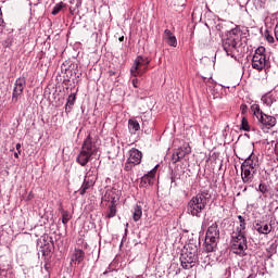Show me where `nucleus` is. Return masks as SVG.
Returning <instances> with one entry per match:
<instances>
[{"label": "nucleus", "mask_w": 278, "mask_h": 278, "mask_svg": "<svg viewBox=\"0 0 278 278\" xmlns=\"http://www.w3.org/2000/svg\"><path fill=\"white\" fill-rule=\"evenodd\" d=\"M192 153V149L190 147H182L176 151V155L180 157V160H184L186 155H190Z\"/></svg>", "instance_id": "nucleus-23"}, {"label": "nucleus", "mask_w": 278, "mask_h": 278, "mask_svg": "<svg viewBox=\"0 0 278 278\" xmlns=\"http://www.w3.org/2000/svg\"><path fill=\"white\" fill-rule=\"evenodd\" d=\"M212 199L210 194V190H202L195 197H193L187 205V212L191 216H195L197 218H201V214L207 206V201Z\"/></svg>", "instance_id": "nucleus-2"}, {"label": "nucleus", "mask_w": 278, "mask_h": 278, "mask_svg": "<svg viewBox=\"0 0 278 278\" xmlns=\"http://www.w3.org/2000/svg\"><path fill=\"white\" fill-rule=\"evenodd\" d=\"M258 191H261L262 194H264V197H266V194H268V185L261 182L258 186Z\"/></svg>", "instance_id": "nucleus-30"}, {"label": "nucleus", "mask_w": 278, "mask_h": 278, "mask_svg": "<svg viewBox=\"0 0 278 278\" xmlns=\"http://www.w3.org/2000/svg\"><path fill=\"white\" fill-rule=\"evenodd\" d=\"M25 84H26L25 77H20L15 80L13 96H12L13 103H17L18 99H21V96L23 94V90H25Z\"/></svg>", "instance_id": "nucleus-11"}, {"label": "nucleus", "mask_w": 278, "mask_h": 278, "mask_svg": "<svg viewBox=\"0 0 278 278\" xmlns=\"http://www.w3.org/2000/svg\"><path fill=\"white\" fill-rule=\"evenodd\" d=\"M180 157L177 155V152H174L173 153V156H172V162L174 163V164H177V162H180Z\"/></svg>", "instance_id": "nucleus-33"}, {"label": "nucleus", "mask_w": 278, "mask_h": 278, "mask_svg": "<svg viewBox=\"0 0 278 278\" xmlns=\"http://www.w3.org/2000/svg\"><path fill=\"white\" fill-rule=\"evenodd\" d=\"M123 40H125V37L124 36L119 37V42H123Z\"/></svg>", "instance_id": "nucleus-41"}, {"label": "nucleus", "mask_w": 278, "mask_h": 278, "mask_svg": "<svg viewBox=\"0 0 278 278\" xmlns=\"http://www.w3.org/2000/svg\"><path fill=\"white\" fill-rule=\"evenodd\" d=\"M132 86L134 88H138V86H140V80L138 78L132 79Z\"/></svg>", "instance_id": "nucleus-36"}, {"label": "nucleus", "mask_w": 278, "mask_h": 278, "mask_svg": "<svg viewBox=\"0 0 278 278\" xmlns=\"http://www.w3.org/2000/svg\"><path fill=\"white\" fill-rule=\"evenodd\" d=\"M205 238H210L212 240H220V230L218 229V224L214 223L212 224L207 231Z\"/></svg>", "instance_id": "nucleus-17"}, {"label": "nucleus", "mask_w": 278, "mask_h": 278, "mask_svg": "<svg viewBox=\"0 0 278 278\" xmlns=\"http://www.w3.org/2000/svg\"><path fill=\"white\" fill-rule=\"evenodd\" d=\"M240 110H241V114L244 116V114L249 112V106L247 104H241Z\"/></svg>", "instance_id": "nucleus-32"}, {"label": "nucleus", "mask_w": 278, "mask_h": 278, "mask_svg": "<svg viewBox=\"0 0 278 278\" xmlns=\"http://www.w3.org/2000/svg\"><path fill=\"white\" fill-rule=\"evenodd\" d=\"M252 68L262 72L264 68H270V60L266 56V48L258 47L252 58Z\"/></svg>", "instance_id": "nucleus-5"}, {"label": "nucleus", "mask_w": 278, "mask_h": 278, "mask_svg": "<svg viewBox=\"0 0 278 278\" xmlns=\"http://www.w3.org/2000/svg\"><path fill=\"white\" fill-rule=\"evenodd\" d=\"M250 110L256 119L264 114V111H262V109L260 108V104H252Z\"/></svg>", "instance_id": "nucleus-26"}, {"label": "nucleus", "mask_w": 278, "mask_h": 278, "mask_svg": "<svg viewBox=\"0 0 278 278\" xmlns=\"http://www.w3.org/2000/svg\"><path fill=\"white\" fill-rule=\"evenodd\" d=\"M230 249L232 253H236V255H240L241 257H244V255H247L245 251L247 249H249L247 235H238V232H232Z\"/></svg>", "instance_id": "nucleus-6"}, {"label": "nucleus", "mask_w": 278, "mask_h": 278, "mask_svg": "<svg viewBox=\"0 0 278 278\" xmlns=\"http://www.w3.org/2000/svg\"><path fill=\"white\" fill-rule=\"evenodd\" d=\"M15 149L18 153H22L21 143H16Z\"/></svg>", "instance_id": "nucleus-37"}, {"label": "nucleus", "mask_w": 278, "mask_h": 278, "mask_svg": "<svg viewBox=\"0 0 278 278\" xmlns=\"http://www.w3.org/2000/svg\"><path fill=\"white\" fill-rule=\"evenodd\" d=\"M156 165L152 170L141 177V181L139 184L140 188H147L148 186H153V179H155V175H157V167Z\"/></svg>", "instance_id": "nucleus-13"}, {"label": "nucleus", "mask_w": 278, "mask_h": 278, "mask_svg": "<svg viewBox=\"0 0 278 278\" xmlns=\"http://www.w3.org/2000/svg\"><path fill=\"white\" fill-rule=\"evenodd\" d=\"M77 100V97L75 93H72L67 98V102L65 104V112H71L73 110V105H75V101Z\"/></svg>", "instance_id": "nucleus-25"}, {"label": "nucleus", "mask_w": 278, "mask_h": 278, "mask_svg": "<svg viewBox=\"0 0 278 278\" xmlns=\"http://www.w3.org/2000/svg\"><path fill=\"white\" fill-rule=\"evenodd\" d=\"M257 169H251L241 165V179L243 184H252Z\"/></svg>", "instance_id": "nucleus-15"}, {"label": "nucleus", "mask_w": 278, "mask_h": 278, "mask_svg": "<svg viewBox=\"0 0 278 278\" xmlns=\"http://www.w3.org/2000/svg\"><path fill=\"white\" fill-rule=\"evenodd\" d=\"M265 38H266L267 42H269L270 45H273V42H275V37H273V35H270V34L265 35Z\"/></svg>", "instance_id": "nucleus-34"}, {"label": "nucleus", "mask_w": 278, "mask_h": 278, "mask_svg": "<svg viewBox=\"0 0 278 278\" xmlns=\"http://www.w3.org/2000/svg\"><path fill=\"white\" fill-rule=\"evenodd\" d=\"M18 155H21V153H18V152L14 153V157H16V160H18Z\"/></svg>", "instance_id": "nucleus-40"}, {"label": "nucleus", "mask_w": 278, "mask_h": 278, "mask_svg": "<svg viewBox=\"0 0 278 278\" xmlns=\"http://www.w3.org/2000/svg\"><path fill=\"white\" fill-rule=\"evenodd\" d=\"M94 181H96L94 177L90 178V174L86 175L84 182H83L80 189L78 190L79 194L81 197H84V194H86V192H88L90 190V188H92V186H94Z\"/></svg>", "instance_id": "nucleus-16"}, {"label": "nucleus", "mask_w": 278, "mask_h": 278, "mask_svg": "<svg viewBox=\"0 0 278 278\" xmlns=\"http://www.w3.org/2000/svg\"><path fill=\"white\" fill-rule=\"evenodd\" d=\"M217 247H218V241L216 239H210L208 237H205L204 251L206 253H214Z\"/></svg>", "instance_id": "nucleus-18"}, {"label": "nucleus", "mask_w": 278, "mask_h": 278, "mask_svg": "<svg viewBox=\"0 0 278 278\" xmlns=\"http://www.w3.org/2000/svg\"><path fill=\"white\" fill-rule=\"evenodd\" d=\"M240 129H242L243 131H251V125H249V119H247L245 116H243L241 119Z\"/></svg>", "instance_id": "nucleus-28"}, {"label": "nucleus", "mask_w": 278, "mask_h": 278, "mask_svg": "<svg viewBox=\"0 0 278 278\" xmlns=\"http://www.w3.org/2000/svg\"><path fill=\"white\" fill-rule=\"evenodd\" d=\"M70 220H71V216L68 215V212L63 211L62 212V223H63V225H67Z\"/></svg>", "instance_id": "nucleus-31"}, {"label": "nucleus", "mask_w": 278, "mask_h": 278, "mask_svg": "<svg viewBox=\"0 0 278 278\" xmlns=\"http://www.w3.org/2000/svg\"><path fill=\"white\" fill-rule=\"evenodd\" d=\"M239 225L233 229L232 233L241 235V236H247V222L244 220V217L242 215L238 216Z\"/></svg>", "instance_id": "nucleus-20"}, {"label": "nucleus", "mask_w": 278, "mask_h": 278, "mask_svg": "<svg viewBox=\"0 0 278 278\" xmlns=\"http://www.w3.org/2000/svg\"><path fill=\"white\" fill-rule=\"evenodd\" d=\"M254 229L260 233H264L265 236H267V233H270V231L273 230L270 226H268V224L262 223H256L254 225Z\"/></svg>", "instance_id": "nucleus-21"}, {"label": "nucleus", "mask_w": 278, "mask_h": 278, "mask_svg": "<svg viewBox=\"0 0 278 278\" xmlns=\"http://www.w3.org/2000/svg\"><path fill=\"white\" fill-rule=\"evenodd\" d=\"M128 128L132 134H136V131H140V123L136 119H129L128 121Z\"/></svg>", "instance_id": "nucleus-27"}, {"label": "nucleus", "mask_w": 278, "mask_h": 278, "mask_svg": "<svg viewBox=\"0 0 278 278\" xmlns=\"http://www.w3.org/2000/svg\"><path fill=\"white\" fill-rule=\"evenodd\" d=\"M241 166H243V168H251V170H257V167L260 166V159L255 153H251Z\"/></svg>", "instance_id": "nucleus-14"}, {"label": "nucleus", "mask_w": 278, "mask_h": 278, "mask_svg": "<svg viewBox=\"0 0 278 278\" xmlns=\"http://www.w3.org/2000/svg\"><path fill=\"white\" fill-rule=\"evenodd\" d=\"M97 172L94 169H90L86 175H90V179H92V177H94V179L97 180Z\"/></svg>", "instance_id": "nucleus-35"}, {"label": "nucleus", "mask_w": 278, "mask_h": 278, "mask_svg": "<svg viewBox=\"0 0 278 278\" xmlns=\"http://www.w3.org/2000/svg\"><path fill=\"white\" fill-rule=\"evenodd\" d=\"M140 218H142V206L140 204H137L134 207L132 220H135V223H138V220H140Z\"/></svg>", "instance_id": "nucleus-24"}, {"label": "nucleus", "mask_w": 278, "mask_h": 278, "mask_svg": "<svg viewBox=\"0 0 278 278\" xmlns=\"http://www.w3.org/2000/svg\"><path fill=\"white\" fill-rule=\"evenodd\" d=\"M104 201H111L109 205V211L106 213V218H114L116 216V197H114V191H108L104 195Z\"/></svg>", "instance_id": "nucleus-12"}, {"label": "nucleus", "mask_w": 278, "mask_h": 278, "mask_svg": "<svg viewBox=\"0 0 278 278\" xmlns=\"http://www.w3.org/2000/svg\"><path fill=\"white\" fill-rule=\"evenodd\" d=\"M65 7L64 2L56 3L54 8L52 9L51 14L53 16H56V14H60L62 12V9Z\"/></svg>", "instance_id": "nucleus-29"}, {"label": "nucleus", "mask_w": 278, "mask_h": 278, "mask_svg": "<svg viewBox=\"0 0 278 278\" xmlns=\"http://www.w3.org/2000/svg\"><path fill=\"white\" fill-rule=\"evenodd\" d=\"M142 162V152L136 148H132L129 151V157L127 162L125 163L124 170L129 173V170H132L135 166H138Z\"/></svg>", "instance_id": "nucleus-9"}, {"label": "nucleus", "mask_w": 278, "mask_h": 278, "mask_svg": "<svg viewBox=\"0 0 278 278\" xmlns=\"http://www.w3.org/2000/svg\"><path fill=\"white\" fill-rule=\"evenodd\" d=\"M261 101L266 105L268 109L271 110V112H278V98L277 94L273 92L265 93Z\"/></svg>", "instance_id": "nucleus-10"}, {"label": "nucleus", "mask_w": 278, "mask_h": 278, "mask_svg": "<svg viewBox=\"0 0 278 278\" xmlns=\"http://www.w3.org/2000/svg\"><path fill=\"white\" fill-rule=\"evenodd\" d=\"M243 45L242 30L240 28L231 29L227 38L223 39V49L230 58H236L242 51Z\"/></svg>", "instance_id": "nucleus-1"}, {"label": "nucleus", "mask_w": 278, "mask_h": 278, "mask_svg": "<svg viewBox=\"0 0 278 278\" xmlns=\"http://www.w3.org/2000/svg\"><path fill=\"white\" fill-rule=\"evenodd\" d=\"M109 75H110V77H112V76L116 75V73H114V71H109Z\"/></svg>", "instance_id": "nucleus-39"}, {"label": "nucleus", "mask_w": 278, "mask_h": 278, "mask_svg": "<svg viewBox=\"0 0 278 278\" xmlns=\"http://www.w3.org/2000/svg\"><path fill=\"white\" fill-rule=\"evenodd\" d=\"M199 261V248L194 243H189L180 254V264L185 270H190Z\"/></svg>", "instance_id": "nucleus-3"}, {"label": "nucleus", "mask_w": 278, "mask_h": 278, "mask_svg": "<svg viewBox=\"0 0 278 278\" xmlns=\"http://www.w3.org/2000/svg\"><path fill=\"white\" fill-rule=\"evenodd\" d=\"M97 151V143H94L92 138L88 136L81 146V150L77 155L76 162L80 164V166H86L92 159V155H96Z\"/></svg>", "instance_id": "nucleus-4"}, {"label": "nucleus", "mask_w": 278, "mask_h": 278, "mask_svg": "<svg viewBox=\"0 0 278 278\" xmlns=\"http://www.w3.org/2000/svg\"><path fill=\"white\" fill-rule=\"evenodd\" d=\"M273 115H268L266 113H263L256 121L257 125L261 129H273L275 125H277V112H273Z\"/></svg>", "instance_id": "nucleus-8"}, {"label": "nucleus", "mask_w": 278, "mask_h": 278, "mask_svg": "<svg viewBox=\"0 0 278 278\" xmlns=\"http://www.w3.org/2000/svg\"><path fill=\"white\" fill-rule=\"evenodd\" d=\"M85 257L86 253L83 250L76 249L72 257V262H77V264H81Z\"/></svg>", "instance_id": "nucleus-22"}, {"label": "nucleus", "mask_w": 278, "mask_h": 278, "mask_svg": "<svg viewBox=\"0 0 278 278\" xmlns=\"http://www.w3.org/2000/svg\"><path fill=\"white\" fill-rule=\"evenodd\" d=\"M163 40H165V42L167 45H169V47H177V37H175V35H173L170 29L164 30Z\"/></svg>", "instance_id": "nucleus-19"}, {"label": "nucleus", "mask_w": 278, "mask_h": 278, "mask_svg": "<svg viewBox=\"0 0 278 278\" xmlns=\"http://www.w3.org/2000/svg\"><path fill=\"white\" fill-rule=\"evenodd\" d=\"M149 64H151V60L149 58H144L142 55L137 56L130 67V75L132 77H142V75L149 71Z\"/></svg>", "instance_id": "nucleus-7"}, {"label": "nucleus", "mask_w": 278, "mask_h": 278, "mask_svg": "<svg viewBox=\"0 0 278 278\" xmlns=\"http://www.w3.org/2000/svg\"><path fill=\"white\" fill-rule=\"evenodd\" d=\"M31 199H34V194L30 192L27 197V201H31Z\"/></svg>", "instance_id": "nucleus-38"}]
</instances>
